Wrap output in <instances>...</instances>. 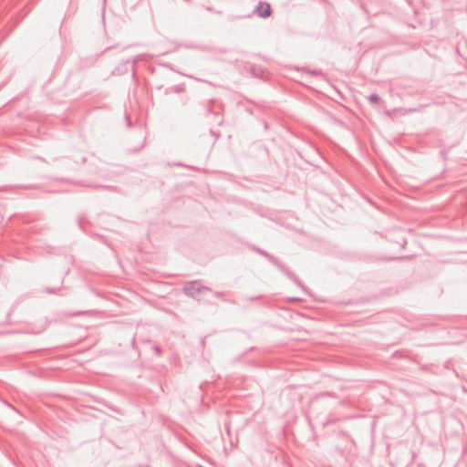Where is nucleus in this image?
I'll return each instance as SVG.
<instances>
[{"label": "nucleus", "instance_id": "nucleus-1", "mask_svg": "<svg viewBox=\"0 0 467 467\" xmlns=\"http://www.w3.org/2000/svg\"><path fill=\"white\" fill-rule=\"evenodd\" d=\"M253 249L258 253L260 255L264 256L273 265H275L280 272H282L285 276H287L295 285L298 287L305 289L301 281L291 273L281 262H279L275 256L270 254L268 252L257 247L253 246Z\"/></svg>", "mask_w": 467, "mask_h": 467}, {"label": "nucleus", "instance_id": "nucleus-2", "mask_svg": "<svg viewBox=\"0 0 467 467\" xmlns=\"http://www.w3.org/2000/svg\"><path fill=\"white\" fill-rule=\"evenodd\" d=\"M203 291H210V288L200 285L198 281L188 282L183 286V293L192 298Z\"/></svg>", "mask_w": 467, "mask_h": 467}, {"label": "nucleus", "instance_id": "nucleus-3", "mask_svg": "<svg viewBox=\"0 0 467 467\" xmlns=\"http://www.w3.org/2000/svg\"><path fill=\"white\" fill-rule=\"evenodd\" d=\"M254 14L262 18H267L272 14L270 4L260 1L254 10Z\"/></svg>", "mask_w": 467, "mask_h": 467}, {"label": "nucleus", "instance_id": "nucleus-4", "mask_svg": "<svg viewBox=\"0 0 467 467\" xmlns=\"http://www.w3.org/2000/svg\"><path fill=\"white\" fill-rule=\"evenodd\" d=\"M130 67H131L130 65V59H126L124 61H121L119 65H118L111 72L112 76H121L126 74Z\"/></svg>", "mask_w": 467, "mask_h": 467}, {"label": "nucleus", "instance_id": "nucleus-5", "mask_svg": "<svg viewBox=\"0 0 467 467\" xmlns=\"http://www.w3.org/2000/svg\"><path fill=\"white\" fill-rule=\"evenodd\" d=\"M368 99L371 105L376 106L379 105L380 101V97L376 93H372L368 97Z\"/></svg>", "mask_w": 467, "mask_h": 467}, {"label": "nucleus", "instance_id": "nucleus-6", "mask_svg": "<svg viewBox=\"0 0 467 467\" xmlns=\"http://www.w3.org/2000/svg\"><path fill=\"white\" fill-rule=\"evenodd\" d=\"M144 55H138L134 57L132 60H130L131 65V70H132V76L135 77V64L140 62L143 58Z\"/></svg>", "mask_w": 467, "mask_h": 467}, {"label": "nucleus", "instance_id": "nucleus-7", "mask_svg": "<svg viewBox=\"0 0 467 467\" xmlns=\"http://www.w3.org/2000/svg\"><path fill=\"white\" fill-rule=\"evenodd\" d=\"M184 88L182 85H175L170 88H165V94H169L171 91L174 93H181Z\"/></svg>", "mask_w": 467, "mask_h": 467}, {"label": "nucleus", "instance_id": "nucleus-8", "mask_svg": "<svg viewBox=\"0 0 467 467\" xmlns=\"http://www.w3.org/2000/svg\"><path fill=\"white\" fill-rule=\"evenodd\" d=\"M304 71H306V73H308V74H310L312 76H323V73L320 70H317V69L310 70V69H307V68H304Z\"/></svg>", "mask_w": 467, "mask_h": 467}, {"label": "nucleus", "instance_id": "nucleus-9", "mask_svg": "<svg viewBox=\"0 0 467 467\" xmlns=\"http://www.w3.org/2000/svg\"><path fill=\"white\" fill-rule=\"evenodd\" d=\"M84 223H85V217L84 216L78 217V224L79 228L82 230H84Z\"/></svg>", "mask_w": 467, "mask_h": 467}, {"label": "nucleus", "instance_id": "nucleus-10", "mask_svg": "<svg viewBox=\"0 0 467 467\" xmlns=\"http://www.w3.org/2000/svg\"><path fill=\"white\" fill-rule=\"evenodd\" d=\"M262 298V296H252V297H244V300H246V301H254V300H258Z\"/></svg>", "mask_w": 467, "mask_h": 467}, {"label": "nucleus", "instance_id": "nucleus-11", "mask_svg": "<svg viewBox=\"0 0 467 467\" xmlns=\"http://www.w3.org/2000/svg\"><path fill=\"white\" fill-rule=\"evenodd\" d=\"M125 119H126L127 126L131 127L132 123H131L130 117L128 115H126Z\"/></svg>", "mask_w": 467, "mask_h": 467}, {"label": "nucleus", "instance_id": "nucleus-12", "mask_svg": "<svg viewBox=\"0 0 467 467\" xmlns=\"http://www.w3.org/2000/svg\"><path fill=\"white\" fill-rule=\"evenodd\" d=\"M213 295L217 297V298H223V294L222 292H214Z\"/></svg>", "mask_w": 467, "mask_h": 467}, {"label": "nucleus", "instance_id": "nucleus-13", "mask_svg": "<svg viewBox=\"0 0 467 467\" xmlns=\"http://www.w3.org/2000/svg\"><path fill=\"white\" fill-rule=\"evenodd\" d=\"M97 187L98 188H102V189H112L111 186H108V185H98Z\"/></svg>", "mask_w": 467, "mask_h": 467}, {"label": "nucleus", "instance_id": "nucleus-14", "mask_svg": "<svg viewBox=\"0 0 467 467\" xmlns=\"http://www.w3.org/2000/svg\"><path fill=\"white\" fill-rule=\"evenodd\" d=\"M47 292L48 294H55L56 293V289H53V288H47Z\"/></svg>", "mask_w": 467, "mask_h": 467}, {"label": "nucleus", "instance_id": "nucleus-15", "mask_svg": "<svg viewBox=\"0 0 467 467\" xmlns=\"http://www.w3.org/2000/svg\"><path fill=\"white\" fill-rule=\"evenodd\" d=\"M162 66H163V67H168L169 69H171V70H172V71H174V69L172 68V67H171V65H169V64H162ZM175 72H177V71L175 70Z\"/></svg>", "mask_w": 467, "mask_h": 467}, {"label": "nucleus", "instance_id": "nucleus-16", "mask_svg": "<svg viewBox=\"0 0 467 467\" xmlns=\"http://www.w3.org/2000/svg\"><path fill=\"white\" fill-rule=\"evenodd\" d=\"M210 134H211L212 136L216 137V138L219 136L217 133H215V132H214L213 130H210Z\"/></svg>", "mask_w": 467, "mask_h": 467}, {"label": "nucleus", "instance_id": "nucleus-17", "mask_svg": "<svg viewBox=\"0 0 467 467\" xmlns=\"http://www.w3.org/2000/svg\"><path fill=\"white\" fill-rule=\"evenodd\" d=\"M290 300L294 301V302H297V301H300L301 299L298 297H292V298H290Z\"/></svg>", "mask_w": 467, "mask_h": 467}, {"label": "nucleus", "instance_id": "nucleus-18", "mask_svg": "<svg viewBox=\"0 0 467 467\" xmlns=\"http://www.w3.org/2000/svg\"><path fill=\"white\" fill-rule=\"evenodd\" d=\"M252 74L256 76V68L254 67H252Z\"/></svg>", "mask_w": 467, "mask_h": 467}, {"label": "nucleus", "instance_id": "nucleus-19", "mask_svg": "<svg viewBox=\"0 0 467 467\" xmlns=\"http://www.w3.org/2000/svg\"><path fill=\"white\" fill-rule=\"evenodd\" d=\"M86 161H87V158H86V157L82 156V157L80 158V162H81V163L86 162Z\"/></svg>", "mask_w": 467, "mask_h": 467}, {"label": "nucleus", "instance_id": "nucleus-20", "mask_svg": "<svg viewBox=\"0 0 467 467\" xmlns=\"http://www.w3.org/2000/svg\"><path fill=\"white\" fill-rule=\"evenodd\" d=\"M329 395H330V393H328V392H325V393H321V394H320V397L329 396Z\"/></svg>", "mask_w": 467, "mask_h": 467}, {"label": "nucleus", "instance_id": "nucleus-21", "mask_svg": "<svg viewBox=\"0 0 467 467\" xmlns=\"http://www.w3.org/2000/svg\"><path fill=\"white\" fill-rule=\"evenodd\" d=\"M6 187H0V192H4V191H6Z\"/></svg>", "mask_w": 467, "mask_h": 467}, {"label": "nucleus", "instance_id": "nucleus-22", "mask_svg": "<svg viewBox=\"0 0 467 467\" xmlns=\"http://www.w3.org/2000/svg\"><path fill=\"white\" fill-rule=\"evenodd\" d=\"M162 88H163V86H162V85H160V86H157V87H156V88H157V89H159V90H161Z\"/></svg>", "mask_w": 467, "mask_h": 467}, {"label": "nucleus", "instance_id": "nucleus-23", "mask_svg": "<svg viewBox=\"0 0 467 467\" xmlns=\"http://www.w3.org/2000/svg\"><path fill=\"white\" fill-rule=\"evenodd\" d=\"M155 350L160 353L161 352V348L159 347H155Z\"/></svg>", "mask_w": 467, "mask_h": 467}, {"label": "nucleus", "instance_id": "nucleus-24", "mask_svg": "<svg viewBox=\"0 0 467 467\" xmlns=\"http://www.w3.org/2000/svg\"><path fill=\"white\" fill-rule=\"evenodd\" d=\"M101 18H102V21L104 22V20H105L104 12H102Z\"/></svg>", "mask_w": 467, "mask_h": 467}, {"label": "nucleus", "instance_id": "nucleus-25", "mask_svg": "<svg viewBox=\"0 0 467 467\" xmlns=\"http://www.w3.org/2000/svg\"><path fill=\"white\" fill-rule=\"evenodd\" d=\"M225 301H226V302H230V303H234V301H233V300H231V299H228V300H225Z\"/></svg>", "mask_w": 467, "mask_h": 467}, {"label": "nucleus", "instance_id": "nucleus-26", "mask_svg": "<svg viewBox=\"0 0 467 467\" xmlns=\"http://www.w3.org/2000/svg\"><path fill=\"white\" fill-rule=\"evenodd\" d=\"M111 47L105 48L104 52L109 50Z\"/></svg>", "mask_w": 467, "mask_h": 467}]
</instances>
